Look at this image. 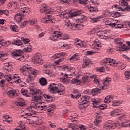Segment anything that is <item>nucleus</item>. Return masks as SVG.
Listing matches in <instances>:
<instances>
[{"mask_svg":"<svg viewBox=\"0 0 130 130\" xmlns=\"http://www.w3.org/2000/svg\"><path fill=\"white\" fill-rule=\"evenodd\" d=\"M29 95H31L34 101H38L39 100H41V99H43V97H44L45 99L46 100L51 99V98H52V97L50 95L44 94L43 93L32 89H30Z\"/></svg>","mask_w":130,"mask_h":130,"instance_id":"obj_1","label":"nucleus"},{"mask_svg":"<svg viewBox=\"0 0 130 130\" xmlns=\"http://www.w3.org/2000/svg\"><path fill=\"white\" fill-rule=\"evenodd\" d=\"M91 102H92L93 107L94 108H99V109L101 110H103L105 109V108L107 107L106 105L102 104L99 105V100H97L95 99H92L91 100Z\"/></svg>","mask_w":130,"mask_h":130,"instance_id":"obj_2","label":"nucleus"},{"mask_svg":"<svg viewBox=\"0 0 130 130\" xmlns=\"http://www.w3.org/2000/svg\"><path fill=\"white\" fill-rule=\"evenodd\" d=\"M56 85L55 83H51L50 84V86L48 88L49 90H50L51 93L52 94H56V93H62V91L60 90V89H59L56 86H55Z\"/></svg>","mask_w":130,"mask_h":130,"instance_id":"obj_3","label":"nucleus"},{"mask_svg":"<svg viewBox=\"0 0 130 130\" xmlns=\"http://www.w3.org/2000/svg\"><path fill=\"white\" fill-rule=\"evenodd\" d=\"M111 82V78L109 77H107L105 79V80L103 81V86H102V90H107L109 88V85Z\"/></svg>","mask_w":130,"mask_h":130,"instance_id":"obj_4","label":"nucleus"},{"mask_svg":"<svg viewBox=\"0 0 130 130\" xmlns=\"http://www.w3.org/2000/svg\"><path fill=\"white\" fill-rule=\"evenodd\" d=\"M110 115L111 116H117L118 115H120L118 117L119 119H122V118H123V117H124V115L121 114V112H120V110H119L118 109H116L114 110L113 111H112L111 112Z\"/></svg>","mask_w":130,"mask_h":130,"instance_id":"obj_5","label":"nucleus"},{"mask_svg":"<svg viewBox=\"0 0 130 130\" xmlns=\"http://www.w3.org/2000/svg\"><path fill=\"white\" fill-rule=\"evenodd\" d=\"M117 125H118V123H110L109 122H106L105 123L104 127L105 128H106V129H114V128H116L117 127Z\"/></svg>","mask_w":130,"mask_h":130,"instance_id":"obj_6","label":"nucleus"},{"mask_svg":"<svg viewBox=\"0 0 130 130\" xmlns=\"http://www.w3.org/2000/svg\"><path fill=\"white\" fill-rule=\"evenodd\" d=\"M66 26L67 29H72V30H78L77 28V24H72L70 22V20L69 19H66Z\"/></svg>","mask_w":130,"mask_h":130,"instance_id":"obj_7","label":"nucleus"},{"mask_svg":"<svg viewBox=\"0 0 130 130\" xmlns=\"http://www.w3.org/2000/svg\"><path fill=\"white\" fill-rule=\"evenodd\" d=\"M93 45L95 47L93 53H98L99 52V49L101 47V43L99 42V40H96L94 41Z\"/></svg>","mask_w":130,"mask_h":130,"instance_id":"obj_8","label":"nucleus"},{"mask_svg":"<svg viewBox=\"0 0 130 130\" xmlns=\"http://www.w3.org/2000/svg\"><path fill=\"white\" fill-rule=\"evenodd\" d=\"M79 105H83V107H87L89 106V101H86V99L83 97L79 99L78 100Z\"/></svg>","mask_w":130,"mask_h":130,"instance_id":"obj_9","label":"nucleus"},{"mask_svg":"<svg viewBox=\"0 0 130 130\" xmlns=\"http://www.w3.org/2000/svg\"><path fill=\"white\" fill-rule=\"evenodd\" d=\"M95 119L94 121V125H98L99 123H101V121H102V118L101 117V116L99 114H96L95 116Z\"/></svg>","mask_w":130,"mask_h":130,"instance_id":"obj_10","label":"nucleus"},{"mask_svg":"<svg viewBox=\"0 0 130 130\" xmlns=\"http://www.w3.org/2000/svg\"><path fill=\"white\" fill-rule=\"evenodd\" d=\"M91 78H96V75H93L91 76H86V77H82V82L83 84L89 83V82H90V79H91Z\"/></svg>","mask_w":130,"mask_h":130,"instance_id":"obj_11","label":"nucleus"},{"mask_svg":"<svg viewBox=\"0 0 130 130\" xmlns=\"http://www.w3.org/2000/svg\"><path fill=\"white\" fill-rule=\"evenodd\" d=\"M31 49H32V47L29 44V45L27 48H25L23 49V51L22 50H16V53L17 54H22L23 53V51H26L27 52H30L31 51Z\"/></svg>","mask_w":130,"mask_h":130,"instance_id":"obj_12","label":"nucleus"},{"mask_svg":"<svg viewBox=\"0 0 130 130\" xmlns=\"http://www.w3.org/2000/svg\"><path fill=\"white\" fill-rule=\"evenodd\" d=\"M58 33H59V31H54V35H52L53 37H54V38H59V37H60V39H66L65 35H63V34H59Z\"/></svg>","mask_w":130,"mask_h":130,"instance_id":"obj_13","label":"nucleus"},{"mask_svg":"<svg viewBox=\"0 0 130 130\" xmlns=\"http://www.w3.org/2000/svg\"><path fill=\"white\" fill-rule=\"evenodd\" d=\"M48 20H46V17H44L42 19V21L43 23H54V19L50 15H47ZM44 20H46L45 21Z\"/></svg>","mask_w":130,"mask_h":130,"instance_id":"obj_14","label":"nucleus"},{"mask_svg":"<svg viewBox=\"0 0 130 130\" xmlns=\"http://www.w3.org/2000/svg\"><path fill=\"white\" fill-rule=\"evenodd\" d=\"M55 108V105H51L48 109H47V112H48V115H51L54 111L53 110ZM50 113L51 114H50Z\"/></svg>","mask_w":130,"mask_h":130,"instance_id":"obj_15","label":"nucleus"},{"mask_svg":"<svg viewBox=\"0 0 130 130\" xmlns=\"http://www.w3.org/2000/svg\"><path fill=\"white\" fill-rule=\"evenodd\" d=\"M24 16V15L23 14H21L20 13H17L15 15L14 19L15 20H16V21L20 23V22L21 21H22V20H23V18H22L23 16Z\"/></svg>","mask_w":130,"mask_h":130,"instance_id":"obj_16","label":"nucleus"},{"mask_svg":"<svg viewBox=\"0 0 130 130\" xmlns=\"http://www.w3.org/2000/svg\"><path fill=\"white\" fill-rule=\"evenodd\" d=\"M90 62H91V61H90V59H89L88 58H86L84 59H83V63L82 64L83 69L87 68V67L89 66Z\"/></svg>","mask_w":130,"mask_h":130,"instance_id":"obj_17","label":"nucleus"},{"mask_svg":"<svg viewBox=\"0 0 130 130\" xmlns=\"http://www.w3.org/2000/svg\"><path fill=\"white\" fill-rule=\"evenodd\" d=\"M119 48V51H128L130 49L129 47L126 46L125 44H123V45L120 46Z\"/></svg>","mask_w":130,"mask_h":130,"instance_id":"obj_18","label":"nucleus"},{"mask_svg":"<svg viewBox=\"0 0 130 130\" xmlns=\"http://www.w3.org/2000/svg\"><path fill=\"white\" fill-rule=\"evenodd\" d=\"M38 101H34L33 100L31 103L30 109H32V108H34L35 109H37V108H38Z\"/></svg>","mask_w":130,"mask_h":130,"instance_id":"obj_19","label":"nucleus"},{"mask_svg":"<svg viewBox=\"0 0 130 130\" xmlns=\"http://www.w3.org/2000/svg\"><path fill=\"white\" fill-rule=\"evenodd\" d=\"M115 7L116 9H118V11H122V12H123L124 11H130V6H127L125 7L124 9H122V8L119 7L118 5H116L115 6Z\"/></svg>","mask_w":130,"mask_h":130,"instance_id":"obj_20","label":"nucleus"},{"mask_svg":"<svg viewBox=\"0 0 130 130\" xmlns=\"http://www.w3.org/2000/svg\"><path fill=\"white\" fill-rule=\"evenodd\" d=\"M39 83L41 84V86H46L47 85V80L45 78L42 77L40 79Z\"/></svg>","mask_w":130,"mask_h":130,"instance_id":"obj_21","label":"nucleus"},{"mask_svg":"<svg viewBox=\"0 0 130 130\" xmlns=\"http://www.w3.org/2000/svg\"><path fill=\"white\" fill-rule=\"evenodd\" d=\"M113 100V97L111 95L107 96L104 100L105 103H109Z\"/></svg>","mask_w":130,"mask_h":130,"instance_id":"obj_22","label":"nucleus"},{"mask_svg":"<svg viewBox=\"0 0 130 130\" xmlns=\"http://www.w3.org/2000/svg\"><path fill=\"white\" fill-rule=\"evenodd\" d=\"M12 54L14 58H16L18 60H20V59H21V57L20 56L22 55L21 54H18L16 52H12Z\"/></svg>","mask_w":130,"mask_h":130,"instance_id":"obj_23","label":"nucleus"},{"mask_svg":"<svg viewBox=\"0 0 130 130\" xmlns=\"http://www.w3.org/2000/svg\"><path fill=\"white\" fill-rule=\"evenodd\" d=\"M119 5L121 7H129L128 3L125 0L119 1Z\"/></svg>","mask_w":130,"mask_h":130,"instance_id":"obj_24","label":"nucleus"},{"mask_svg":"<svg viewBox=\"0 0 130 130\" xmlns=\"http://www.w3.org/2000/svg\"><path fill=\"white\" fill-rule=\"evenodd\" d=\"M7 94L10 97H12V96H15V94H17V96L19 95L18 94V93H17V90H11L9 91Z\"/></svg>","mask_w":130,"mask_h":130,"instance_id":"obj_25","label":"nucleus"},{"mask_svg":"<svg viewBox=\"0 0 130 130\" xmlns=\"http://www.w3.org/2000/svg\"><path fill=\"white\" fill-rule=\"evenodd\" d=\"M10 29H11V31H13V32H19V27L17 25H11Z\"/></svg>","mask_w":130,"mask_h":130,"instance_id":"obj_26","label":"nucleus"},{"mask_svg":"<svg viewBox=\"0 0 130 130\" xmlns=\"http://www.w3.org/2000/svg\"><path fill=\"white\" fill-rule=\"evenodd\" d=\"M76 129H79V128L76 127L75 124H73L72 123H69L68 124V130H76Z\"/></svg>","mask_w":130,"mask_h":130,"instance_id":"obj_27","label":"nucleus"},{"mask_svg":"<svg viewBox=\"0 0 130 130\" xmlns=\"http://www.w3.org/2000/svg\"><path fill=\"white\" fill-rule=\"evenodd\" d=\"M83 13L82 11L79 10L76 12H73L71 14V17H77V16H80Z\"/></svg>","mask_w":130,"mask_h":130,"instance_id":"obj_28","label":"nucleus"},{"mask_svg":"<svg viewBox=\"0 0 130 130\" xmlns=\"http://www.w3.org/2000/svg\"><path fill=\"white\" fill-rule=\"evenodd\" d=\"M114 42L116 44H118L119 45H121L122 43H123L124 41H123V40L120 38H118V39H115V40L114 41Z\"/></svg>","mask_w":130,"mask_h":130,"instance_id":"obj_29","label":"nucleus"},{"mask_svg":"<svg viewBox=\"0 0 130 130\" xmlns=\"http://www.w3.org/2000/svg\"><path fill=\"white\" fill-rule=\"evenodd\" d=\"M12 44H15V45L20 46V45H22V41H21L20 40H14V41H13Z\"/></svg>","mask_w":130,"mask_h":130,"instance_id":"obj_30","label":"nucleus"},{"mask_svg":"<svg viewBox=\"0 0 130 130\" xmlns=\"http://www.w3.org/2000/svg\"><path fill=\"white\" fill-rule=\"evenodd\" d=\"M101 92V89L96 88L93 89L91 90V94H92V95H96L98 93H100Z\"/></svg>","mask_w":130,"mask_h":130,"instance_id":"obj_31","label":"nucleus"},{"mask_svg":"<svg viewBox=\"0 0 130 130\" xmlns=\"http://www.w3.org/2000/svg\"><path fill=\"white\" fill-rule=\"evenodd\" d=\"M100 19H101V16H99L96 18H90V21L91 23H97Z\"/></svg>","mask_w":130,"mask_h":130,"instance_id":"obj_32","label":"nucleus"},{"mask_svg":"<svg viewBox=\"0 0 130 130\" xmlns=\"http://www.w3.org/2000/svg\"><path fill=\"white\" fill-rule=\"evenodd\" d=\"M21 92L22 95H23V96H26V97H31V95H27V94H28V91L27 90L22 89L21 90Z\"/></svg>","mask_w":130,"mask_h":130,"instance_id":"obj_33","label":"nucleus"},{"mask_svg":"<svg viewBox=\"0 0 130 130\" xmlns=\"http://www.w3.org/2000/svg\"><path fill=\"white\" fill-rule=\"evenodd\" d=\"M70 77H69L68 74H66V83H69L70 81H71V79H70V78L73 77V74H71L69 75Z\"/></svg>","mask_w":130,"mask_h":130,"instance_id":"obj_34","label":"nucleus"},{"mask_svg":"<svg viewBox=\"0 0 130 130\" xmlns=\"http://www.w3.org/2000/svg\"><path fill=\"white\" fill-rule=\"evenodd\" d=\"M111 15L112 17H114V18H118V17H120V13L118 12H113Z\"/></svg>","mask_w":130,"mask_h":130,"instance_id":"obj_35","label":"nucleus"},{"mask_svg":"<svg viewBox=\"0 0 130 130\" xmlns=\"http://www.w3.org/2000/svg\"><path fill=\"white\" fill-rule=\"evenodd\" d=\"M73 94H75V96L78 99L81 96V93H80L77 89L74 91Z\"/></svg>","mask_w":130,"mask_h":130,"instance_id":"obj_36","label":"nucleus"},{"mask_svg":"<svg viewBox=\"0 0 130 130\" xmlns=\"http://www.w3.org/2000/svg\"><path fill=\"white\" fill-rule=\"evenodd\" d=\"M75 45L77 47L80 48L81 47V45H82V41H81V40H77L75 43Z\"/></svg>","mask_w":130,"mask_h":130,"instance_id":"obj_37","label":"nucleus"},{"mask_svg":"<svg viewBox=\"0 0 130 130\" xmlns=\"http://www.w3.org/2000/svg\"><path fill=\"white\" fill-rule=\"evenodd\" d=\"M41 13H45V14H52V11L48 10V9H40Z\"/></svg>","mask_w":130,"mask_h":130,"instance_id":"obj_38","label":"nucleus"},{"mask_svg":"<svg viewBox=\"0 0 130 130\" xmlns=\"http://www.w3.org/2000/svg\"><path fill=\"white\" fill-rule=\"evenodd\" d=\"M89 10L90 13H93V12H98V8L94 7H90L89 8Z\"/></svg>","mask_w":130,"mask_h":130,"instance_id":"obj_39","label":"nucleus"},{"mask_svg":"<svg viewBox=\"0 0 130 130\" xmlns=\"http://www.w3.org/2000/svg\"><path fill=\"white\" fill-rule=\"evenodd\" d=\"M0 60H2V59H7L8 58V55L0 53Z\"/></svg>","mask_w":130,"mask_h":130,"instance_id":"obj_40","label":"nucleus"},{"mask_svg":"<svg viewBox=\"0 0 130 130\" xmlns=\"http://www.w3.org/2000/svg\"><path fill=\"white\" fill-rule=\"evenodd\" d=\"M3 14H4L5 15H6V16H8V15H9V10H0V15H3Z\"/></svg>","mask_w":130,"mask_h":130,"instance_id":"obj_41","label":"nucleus"},{"mask_svg":"<svg viewBox=\"0 0 130 130\" xmlns=\"http://www.w3.org/2000/svg\"><path fill=\"white\" fill-rule=\"evenodd\" d=\"M10 67V68H12L13 66L10 64V63H6L5 66L3 67L4 70H10V68H8Z\"/></svg>","mask_w":130,"mask_h":130,"instance_id":"obj_42","label":"nucleus"},{"mask_svg":"<svg viewBox=\"0 0 130 130\" xmlns=\"http://www.w3.org/2000/svg\"><path fill=\"white\" fill-rule=\"evenodd\" d=\"M28 22H29L30 25H35V24H36V23H37V20H36V19L28 20Z\"/></svg>","mask_w":130,"mask_h":130,"instance_id":"obj_43","label":"nucleus"},{"mask_svg":"<svg viewBox=\"0 0 130 130\" xmlns=\"http://www.w3.org/2000/svg\"><path fill=\"white\" fill-rule=\"evenodd\" d=\"M111 58H106V59H104L103 60V63H110V62H111Z\"/></svg>","mask_w":130,"mask_h":130,"instance_id":"obj_44","label":"nucleus"},{"mask_svg":"<svg viewBox=\"0 0 130 130\" xmlns=\"http://www.w3.org/2000/svg\"><path fill=\"white\" fill-rule=\"evenodd\" d=\"M110 61H111V62L110 63V66H112L113 67H115V66H114V64H116V62H117L113 59H111Z\"/></svg>","mask_w":130,"mask_h":130,"instance_id":"obj_45","label":"nucleus"},{"mask_svg":"<svg viewBox=\"0 0 130 130\" xmlns=\"http://www.w3.org/2000/svg\"><path fill=\"white\" fill-rule=\"evenodd\" d=\"M40 58H41V56H40L39 55H36V56H35L34 58V61H37V60H41Z\"/></svg>","mask_w":130,"mask_h":130,"instance_id":"obj_46","label":"nucleus"},{"mask_svg":"<svg viewBox=\"0 0 130 130\" xmlns=\"http://www.w3.org/2000/svg\"><path fill=\"white\" fill-rule=\"evenodd\" d=\"M123 27V24L122 23H116V25L115 26L116 28H121Z\"/></svg>","mask_w":130,"mask_h":130,"instance_id":"obj_47","label":"nucleus"},{"mask_svg":"<svg viewBox=\"0 0 130 130\" xmlns=\"http://www.w3.org/2000/svg\"><path fill=\"white\" fill-rule=\"evenodd\" d=\"M3 43H4L3 46H6V47H8L9 45H11V42L10 41H3Z\"/></svg>","mask_w":130,"mask_h":130,"instance_id":"obj_48","label":"nucleus"},{"mask_svg":"<svg viewBox=\"0 0 130 130\" xmlns=\"http://www.w3.org/2000/svg\"><path fill=\"white\" fill-rule=\"evenodd\" d=\"M126 79H130V72L126 71L124 73Z\"/></svg>","mask_w":130,"mask_h":130,"instance_id":"obj_49","label":"nucleus"},{"mask_svg":"<svg viewBox=\"0 0 130 130\" xmlns=\"http://www.w3.org/2000/svg\"><path fill=\"white\" fill-rule=\"evenodd\" d=\"M34 63H35V64H36L37 66H39L40 64H42L43 62L41 61V60H38L37 61H34Z\"/></svg>","mask_w":130,"mask_h":130,"instance_id":"obj_50","label":"nucleus"},{"mask_svg":"<svg viewBox=\"0 0 130 130\" xmlns=\"http://www.w3.org/2000/svg\"><path fill=\"white\" fill-rule=\"evenodd\" d=\"M73 46L72 44H66V49H71V48H73Z\"/></svg>","mask_w":130,"mask_h":130,"instance_id":"obj_51","label":"nucleus"},{"mask_svg":"<svg viewBox=\"0 0 130 130\" xmlns=\"http://www.w3.org/2000/svg\"><path fill=\"white\" fill-rule=\"evenodd\" d=\"M21 40H22V41H23L24 43H25V44H28V43H29V42H30V40L27 39H25V38H21Z\"/></svg>","mask_w":130,"mask_h":130,"instance_id":"obj_52","label":"nucleus"},{"mask_svg":"<svg viewBox=\"0 0 130 130\" xmlns=\"http://www.w3.org/2000/svg\"><path fill=\"white\" fill-rule=\"evenodd\" d=\"M103 34H104V31H99L97 32L98 36L101 37V38H102Z\"/></svg>","mask_w":130,"mask_h":130,"instance_id":"obj_53","label":"nucleus"},{"mask_svg":"<svg viewBox=\"0 0 130 130\" xmlns=\"http://www.w3.org/2000/svg\"><path fill=\"white\" fill-rule=\"evenodd\" d=\"M102 38V39L106 40V39H107V38H109V36H108L107 35V34L104 32V34L103 35V37H102V38Z\"/></svg>","mask_w":130,"mask_h":130,"instance_id":"obj_54","label":"nucleus"},{"mask_svg":"<svg viewBox=\"0 0 130 130\" xmlns=\"http://www.w3.org/2000/svg\"><path fill=\"white\" fill-rule=\"evenodd\" d=\"M33 77H31V76H28L26 79L27 82L30 83V82H32V81H33Z\"/></svg>","mask_w":130,"mask_h":130,"instance_id":"obj_55","label":"nucleus"},{"mask_svg":"<svg viewBox=\"0 0 130 130\" xmlns=\"http://www.w3.org/2000/svg\"><path fill=\"white\" fill-rule=\"evenodd\" d=\"M96 78H97V76L95 75V77L94 78H91V79H94L93 81H94V83H95V84H100V81H99V79H97Z\"/></svg>","mask_w":130,"mask_h":130,"instance_id":"obj_56","label":"nucleus"},{"mask_svg":"<svg viewBox=\"0 0 130 130\" xmlns=\"http://www.w3.org/2000/svg\"><path fill=\"white\" fill-rule=\"evenodd\" d=\"M79 130H86L87 128H86V126L84 125H79Z\"/></svg>","mask_w":130,"mask_h":130,"instance_id":"obj_57","label":"nucleus"},{"mask_svg":"<svg viewBox=\"0 0 130 130\" xmlns=\"http://www.w3.org/2000/svg\"><path fill=\"white\" fill-rule=\"evenodd\" d=\"M86 19V17L84 15H82L81 16L80 18L77 19V21H79V22H82L83 20H85Z\"/></svg>","mask_w":130,"mask_h":130,"instance_id":"obj_58","label":"nucleus"},{"mask_svg":"<svg viewBox=\"0 0 130 130\" xmlns=\"http://www.w3.org/2000/svg\"><path fill=\"white\" fill-rule=\"evenodd\" d=\"M66 70L67 72H71V73H73V74H74V73L75 72H73V70H74V68H69L68 66H67L66 68Z\"/></svg>","mask_w":130,"mask_h":130,"instance_id":"obj_59","label":"nucleus"},{"mask_svg":"<svg viewBox=\"0 0 130 130\" xmlns=\"http://www.w3.org/2000/svg\"><path fill=\"white\" fill-rule=\"evenodd\" d=\"M119 104V102L115 101H113L112 105V106H118Z\"/></svg>","mask_w":130,"mask_h":130,"instance_id":"obj_60","label":"nucleus"},{"mask_svg":"<svg viewBox=\"0 0 130 130\" xmlns=\"http://www.w3.org/2000/svg\"><path fill=\"white\" fill-rule=\"evenodd\" d=\"M88 0H79V3L82 4V5H87Z\"/></svg>","mask_w":130,"mask_h":130,"instance_id":"obj_61","label":"nucleus"},{"mask_svg":"<svg viewBox=\"0 0 130 130\" xmlns=\"http://www.w3.org/2000/svg\"><path fill=\"white\" fill-rule=\"evenodd\" d=\"M28 70H29V68H26V67H23L22 68V71L23 74H24V73H27V71H28Z\"/></svg>","mask_w":130,"mask_h":130,"instance_id":"obj_62","label":"nucleus"},{"mask_svg":"<svg viewBox=\"0 0 130 130\" xmlns=\"http://www.w3.org/2000/svg\"><path fill=\"white\" fill-rule=\"evenodd\" d=\"M47 107V106L44 105V106H38V108H40L41 110H43V109H45Z\"/></svg>","mask_w":130,"mask_h":130,"instance_id":"obj_63","label":"nucleus"},{"mask_svg":"<svg viewBox=\"0 0 130 130\" xmlns=\"http://www.w3.org/2000/svg\"><path fill=\"white\" fill-rule=\"evenodd\" d=\"M5 80H1L0 81V86L1 87H2L3 88H4V87H5Z\"/></svg>","mask_w":130,"mask_h":130,"instance_id":"obj_64","label":"nucleus"}]
</instances>
